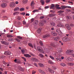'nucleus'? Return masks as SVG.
<instances>
[{
  "instance_id": "30",
  "label": "nucleus",
  "mask_w": 74,
  "mask_h": 74,
  "mask_svg": "<svg viewBox=\"0 0 74 74\" xmlns=\"http://www.w3.org/2000/svg\"><path fill=\"white\" fill-rule=\"evenodd\" d=\"M14 61L15 62V63H19V61H18V60L15 59V60H14Z\"/></svg>"
},
{
  "instance_id": "16",
  "label": "nucleus",
  "mask_w": 74,
  "mask_h": 74,
  "mask_svg": "<svg viewBox=\"0 0 74 74\" xmlns=\"http://www.w3.org/2000/svg\"><path fill=\"white\" fill-rule=\"evenodd\" d=\"M49 36H50V35L49 34H46L43 36V38H46V37H49Z\"/></svg>"
},
{
  "instance_id": "15",
  "label": "nucleus",
  "mask_w": 74,
  "mask_h": 74,
  "mask_svg": "<svg viewBox=\"0 0 74 74\" xmlns=\"http://www.w3.org/2000/svg\"><path fill=\"white\" fill-rule=\"evenodd\" d=\"M40 2L42 5H44V4H45V1L44 0H41Z\"/></svg>"
},
{
  "instance_id": "26",
  "label": "nucleus",
  "mask_w": 74,
  "mask_h": 74,
  "mask_svg": "<svg viewBox=\"0 0 74 74\" xmlns=\"http://www.w3.org/2000/svg\"><path fill=\"white\" fill-rule=\"evenodd\" d=\"M57 26L58 27H61L62 26H63V25L61 23H59L57 25Z\"/></svg>"
},
{
  "instance_id": "11",
  "label": "nucleus",
  "mask_w": 74,
  "mask_h": 74,
  "mask_svg": "<svg viewBox=\"0 0 74 74\" xmlns=\"http://www.w3.org/2000/svg\"><path fill=\"white\" fill-rule=\"evenodd\" d=\"M42 30V28H38V29L37 30L38 33V34H40Z\"/></svg>"
},
{
  "instance_id": "63",
  "label": "nucleus",
  "mask_w": 74,
  "mask_h": 74,
  "mask_svg": "<svg viewBox=\"0 0 74 74\" xmlns=\"http://www.w3.org/2000/svg\"><path fill=\"white\" fill-rule=\"evenodd\" d=\"M15 3H16V4H18V3H19L18 2V1H16Z\"/></svg>"
},
{
  "instance_id": "9",
  "label": "nucleus",
  "mask_w": 74,
  "mask_h": 74,
  "mask_svg": "<svg viewBox=\"0 0 74 74\" xmlns=\"http://www.w3.org/2000/svg\"><path fill=\"white\" fill-rule=\"evenodd\" d=\"M34 4H35V3H34V1H33L31 4V6L32 7V8H34Z\"/></svg>"
},
{
  "instance_id": "12",
  "label": "nucleus",
  "mask_w": 74,
  "mask_h": 74,
  "mask_svg": "<svg viewBox=\"0 0 74 74\" xmlns=\"http://www.w3.org/2000/svg\"><path fill=\"white\" fill-rule=\"evenodd\" d=\"M51 34L52 35H53V36H57V34H56V33H55L54 32H51Z\"/></svg>"
},
{
  "instance_id": "25",
  "label": "nucleus",
  "mask_w": 74,
  "mask_h": 74,
  "mask_svg": "<svg viewBox=\"0 0 74 74\" xmlns=\"http://www.w3.org/2000/svg\"><path fill=\"white\" fill-rule=\"evenodd\" d=\"M51 26H55V23L52 22L51 23Z\"/></svg>"
},
{
  "instance_id": "57",
  "label": "nucleus",
  "mask_w": 74,
  "mask_h": 74,
  "mask_svg": "<svg viewBox=\"0 0 74 74\" xmlns=\"http://www.w3.org/2000/svg\"><path fill=\"white\" fill-rule=\"evenodd\" d=\"M17 19L18 20H20V19H21V17H18L17 18Z\"/></svg>"
},
{
  "instance_id": "56",
  "label": "nucleus",
  "mask_w": 74,
  "mask_h": 74,
  "mask_svg": "<svg viewBox=\"0 0 74 74\" xmlns=\"http://www.w3.org/2000/svg\"><path fill=\"white\" fill-rule=\"evenodd\" d=\"M35 73H36V71H32V74H34Z\"/></svg>"
},
{
  "instance_id": "48",
  "label": "nucleus",
  "mask_w": 74,
  "mask_h": 74,
  "mask_svg": "<svg viewBox=\"0 0 74 74\" xmlns=\"http://www.w3.org/2000/svg\"><path fill=\"white\" fill-rule=\"evenodd\" d=\"M65 10L66 11H67V12H70V10L69 9H66Z\"/></svg>"
},
{
  "instance_id": "50",
  "label": "nucleus",
  "mask_w": 74,
  "mask_h": 74,
  "mask_svg": "<svg viewBox=\"0 0 74 74\" xmlns=\"http://www.w3.org/2000/svg\"><path fill=\"white\" fill-rule=\"evenodd\" d=\"M40 66L41 67H43L44 66V65H43V64H41V63H40Z\"/></svg>"
},
{
  "instance_id": "17",
  "label": "nucleus",
  "mask_w": 74,
  "mask_h": 74,
  "mask_svg": "<svg viewBox=\"0 0 74 74\" xmlns=\"http://www.w3.org/2000/svg\"><path fill=\"white\" fill-rule=\"evenodd\" d=\"M68 64L69 66H74V64L73 63H69Z\"/></svg>"
},
{
  "instance_id": "51",
  "label": "nucleus",
  "mask_w": 74,
  "mask_h": 74,
  "mask_svg": "<svg viewBox=\"0 0 74 74\" xmlns=\"http://www.w3.org/2000/svg\"><path fill=\"white\" fill-rule=\"evenodd\" d=\"M17 41H18V42H20V40L19 39H18L17 38H16L15 39Z\"/></svg>"
},
{
  "instance_id": "39",
  "label": "nucleus",
  "mask_w": 74,
  "mask_h": 74,
  "mask_svg": "<svg viewBox=\"0 0 74 74\" xmlns=\"http://www.w3.org/2000/svg\"><path fill=\"white\" fill-rule=\"evenodd\" d=\"M40 26H43L44 25V24L42 23H41V21H40Z\"/></svg>"
},
{
  "instance_id": "14",
  "label": "nucleus",
  "mask_w": 74,
  "mask_h": 74,
  "mask_svg": "<svg viewBox=\"0 0 74 74\" xmlns=\"http://www.w3.org/2000/svg\"><path fill=\"white\" fill-rule=\"evenodd\" d=\"M56 31L57 32L58 34H59V35H60V34H61L59 33H61V32L59 29H57Z\"/></svg>"
},
{
  "instance_id": "59",
  "label": "nucleus",
  "mask_w": 74,
  "mask_h": 74,
  "mask_svg": "<svg viewBox=\"0 0 74 74\" xmlns=\"http://www.w3.org/2000/svg\"><path fill=\"white\" fill-rule=\"evenodd\" d=\"M70 26L71 27H73V26H74V24H70Z\"/></svg>"
},
{
  "instance_id": "28",
  "label": "nucleus",
  "mask_w": 74,
  "mask_h": 74,
  "mask_svg": "<svg viewBox=\"0 0 74 74\" xmlns=\"http://www.w3.org/2000/svg\"><path fill=\"white\" fill-rule=\"evenodd\" d=\"M48 62L49 63V64H53V62L51 60H49L48 61Z\"/></svg>"
},
{
  "instance_id": "58",
  "label": "nucleus",
  "mask_w": 74,
  "mask_h": 74,
  "mask_svg": "<svg viewBox=\"0 0 74 74\" xmlns=\"http://www.w3.org/2000/svg\"><path fill=\"white\" fill-rule=\"evenodd\" d=\"M21 15H25V12H23L21 13Z\"/></svg>"
},
{
  "instance_id": "32",
  "label": "nucleus",
  "mask_w": 74,
  "mask_h": 74,
  "mask_svg": "<svg viewBox=\"0 0 74 74\" xmlns=\"http://www.w3.org/2000/svg\"><path fill=\"white\" fill-rule=\"evenodd\" d=\"M7 37H8V38H10V37H13V36H12L10 35H8L7 36Z\"/></svg>"
},
{
  "instance_id": "3",
  "label": "nucleus",
  "mask_w": 74,
  "mask_h": 74,
  "mask_svg": "<svg viewBox=\"0 0 74 74\" xmlns=\"http://www.w3.org/2000/svg\"><path fill=\"white\" fill-rule=\"evenodd\" d=\"M73 50H67L66 52V53H72V52H73Z\"/></svg>"
},
{
  "instance_id": "2",
  "label": "nucleus",
  "mask_w": 74,
  "mask_h": 74,
  "mask_svg": "<svg viewBox=\"0 0 74 74\" xmlns=\"http://www.w3.org/2000/svg\"><path fill=\"white\" fill-rule=\"evenodd\" d=\"M15 5H16L15 3L14 2H12L10 4V7H14Z\"/></svg>"
},
{
  "instance_id": "35",
  "label": "nucleus",
  "mask_w": 74,
  "mask_h": 74,
  "mask_svg": "<svg viewBox=\"0 0 74 74\" xmlns=\"http://www.w3.org/2000/svg\"><path fill=\"white\" fill-rule=\"evenodd\" d=\"M21 50L22 53H23V54H24L25 52V51L24 49H21Z\"/></svg>"
},
{
  "instance_id": "23",
  "label": "nucleus",
  "mask_w": 74,
  "mask_h": 74,
  "mask_svg": "<svg viewBox=\"0 0 74 74\" xmlns=\"http://www.w3.org/2000/svg\"><path fill=\"white\" fill-rule=\"evenodd\" d=\"M24 56L25 57H27V58H29V57H31V56L28 54H24Z\"/></svg>"
},
{
  "instance_id": "61",
  "label": "nucleus",
  "mask_w": 74,
  "mask_h": 74,
  "mask_svg": "<svg viewBox=\"0 0 74 74\" xmlns=\"http://www.w3.org/2000/svg\"><path fill=\"white\" fill-rule=\"evenodd\" d=\"M40 19H44V17L42 16H41L40 17Z\"/></svg>"
},
{
  "instance_id": "27",
  "label": "nucleus",
  "mask_w": 74,
  "mask_h": 74,
  "mask_svg": "<svg viewBox=\"0 0 74 74\" xmlns=\"http://www.w3.org/2000/svg\"><path fill=\"white\" fill-rule=\"evenodd\" d=\"M60 65L62 66H63V67H64L66 66V64L64 63H61L60 64Z\"/></svg>"
},
{
  "instance_id": "33",
  "label": "nucleus",
  "mask_w": 74,
  "mask_h": 74,
  "mask_svg": "<svg viewBox=\"0 0 74 74\" xmlns=\"http://www.w3.org/2000/svg\"><path fill=\"white\" fill-rule=\"evenodd\" d=\"M51 46H52L53 47H55V43H51Z\"/></svg>"
},
{
  "instance_id": "10",
  "label": "nucleus",
  "mask_w": 74,
  "mask_h": 74,
  "mask_svg": "<svg viewBox=\"0 0 74 74\" xmlns=\"http://www.w3.org/2000/svg\"><path fill=\"white\" fill-rule=\"evenodd\" d=\"M1 43L2 44H4L5 45H7L8 44V43L7 42L5 41H1Z\"/></svg>"
},
{
  "instance_id": "19",
  "label": "nucleus",
  "mask_w": 74,
  "mask_h": 74,
  "mask_svg": "<svg viewBox=\"0 0 74 74\" xmlns=\"http://www.w3.org/2000/svg\"><path fill=\"white\" fill-rule=\"evenodd\" d=\"M59 37H58L55 38H54V40H55V41H59Z\"/></svg>"
},
{
  "instance_id": "4",
  "label": "nucleus",
  "mask_w": 74,
  "mask_h": 74,
  "mask_svg": "<svg viewBox=\"0 0 74 74\" xmlns=\"http://www.w3.org/2000/svg\"><path fill=\"white\" fill-rule=\"evenodd\" d=\"M65 26L68 30H71V28L70 27V25H69V24H67L65 25Z\"/></svg>"
},
{
  "instance_id": "24",
  "label": "nucleus",
  "mask_w": 74,
  "mask_h": 74,
  "mask_svg": "<svg viewBox=\"0 0 74 74\" xmlns=\"http://www.w3.org/2000/svg\"><path fill=\"white\" fill-rule=\"evenodd\" d=\"M49 71L50 73H52L53 74V73H54V72L53 70H52L51 69H49Z\"/></svg>"
},
{
  "instance_id": "31",
  "label": "nucleus",
  "mask_w": 74,
  "mask_h": 74,
  "mask_svg": "<svg viewBox=\"0 0 74 74\" xmlns=\"http://www.w3.org/2000/svg\"><path fill=\"white\" fill-rule=\"evenodd\" d=\"M28 45L29 46H30V47H32V48H33V45L32 43H29L28 44Z\"/></svg>"
},
{
  "instance_id": "20",
  "label": "nucleus",
  "mask_w": 74,
  "mask_h": 74,
  "mask_svg": "<svg viewBox=\"0 0 74 74\" xmlns=\"http://www.w3.org/2000/svg\"><path fill=\"white\" fill-rule=\"evenodd\" d=\"M32 60L34 61V62H37L38 61L37 59L34 58H32Z\"/></svg>"
},
{
  "instance_id": "54",
  "label": "nucleus",
  "mask_w": 74,
  "mask_h": 74,
  "mask_svg": "<svg viewBox=\"0 0 74 74\" xmlns=\"http://www.w3.org/2000/svg\"><path fill=\"white\" fill-rule=\"evenodd\" d=\"M8 40L9 41L11 42L12 40V39H8Z\"/></svg>"
},
{
  "instance_id": "1",
  "label": "nucleus",
  "mask_w": 74,
  "mask_h": 74,
  "mask_svg": "<svg viewBox=\"0 0 74 74\" xmlns=\"http://www.w3.org/2000/svg\"><path fill=\"white\" fill-rule=\"evenodd\" d=\"M37 49L40 53H44V51L43 50L41 49V48L40 47H37Z\"/></svg>"
},
{
  "instance_id": "52",
  "label": "nucleus",
  "mask_w": 74,
  "mask_h": 74,
  "mask_svg": "<svg viewBox=\"0 0 74 74\" xmlns=\"http://www.w3.org/2000/svg\"><path fill=\"white\" fill-rule=\"evenodd\" d=\"M49 8V6H46L45 7V9H47L48 8Z\"/></svg>"
},
{
  "instance_id": "42",
  "label": "nucleus",
  "mask_w": 74,
  "mask_h": 74,
  "mask_svg": "<svg viewBox=\"0 0 74 74\" xmlns=\"http://www.w3.org/2000/svg\"><path fill=\"white\" fill-rule=\"evenodd\" d=\"M39 56L41 57V58H43L44 57V55L42 54H40L39 55Z\"/></svg>"
},
{
  "instance_id": "22",
  "label": "nucleus",
  "mask_w": 74,
  "mask_h": 74,
  "mask_svg": "<svg viewBox=\"0 0 74 74\" xmlns=\"http://www.w3.org/2000/svg\"><path fill=\"white\" fill-rule=\"evenodd\" d=\"M59 5H56V8L57 9H60L61 8L59 7Z\"/></svg>"
},
{
  "instance_id": "13",
  "label": "nucleus",
  "mask_w": 74,
  "mask_h": 74,
  "mask_svg": "<svg viewBox=\"0 0 74 74\" xmlns=\"http://www.w3.org/2000/svg\"><path fill=\"white\" fill-rule=\"evenodd\" d=\"M63 40L64 41H67L68 38L67 37H64L63 38Z\"/></svg>"
},
{
  "instance_id": "41",
  "label": "nucleus",
  "mask_w": 74,
  "mask_h": 74,
  "mask_svg": "<svg viewBox=\"0 0 74 74\" xmlns=\"http://www.w3.org/2000/svg\"><path fill=\"white\" fill-rule=\"evenodd\" d=\"M58 51L59 52H62V50L60 49H59L58 50Z\"/></svg>"
},
{
  "instance_id": "45",
  "label": "nucleus",
  "mask_w": 74,
  "mask_h": 74,
  "mask_svg": "<svg viewBox=\"0 0 74 74\" xmlns=\"http://www.w3.org/2000/svg\"><path fill=\"white\" fill-rule=\"evenodd\" d=\"M74 60V59L71 57H70V61H71V62H73V60Z\"/></svg>"
},
{
  "instance_id": "29",
  "label": "nucleus",
  "mask_w": 74,
  "mask_h": 74,
  "mask_svg": "<svg viewBox=\"0 0 74 74\" xmlns=\"http://www.w3.org/2000/svg\"><path fill=\"white\" fill-rule=\"evenodd\" d=\"M55 7V5L54 4H51V7H50V9H52V8Z\"/></svg>"
},
{
  "instance_id": "34",
  "label": "nucleus",
  "mask_w": 74,
  "mask_h": 74,
  "mask_svg": "<svg viewBox=\"0 0 74 74\" xmlns=\"http://www.w3.org/2000/svg\"><path fill=\"white\" fill-rule=\"evenodd\" d=\"M20 11H25V8H21L20 9Z\"/></svg>"
},
{
  "instance_id": "62",
  "label": "nucleus",
  "mask_w": 74,
  "mask_h": 74,
  "mask_svg": "<svg viewBox=\"0 0 74 74\" xmlns=\"http://www.w3.org/2000/svg\"><path fill=\"white\" fill-rule=\"evenodd\" d=\"M17 14V12H14L13 13V15L15 16Z\"/></svg>"
},
{
  "instance_id": "53",
  "label": "nucleus",
  "mask_w": 74,
  "mask_h": 74,
  "mask_svg": "<svg viewBox=\"0 0 74 74\" xmlns=\"http://www.w3.org/2000/svg\"><path fill=\"white\" fill-rule=\"evenodd\" d=\"M50 0H46V3H49L50 1Z\"/></svg>"
},
{
  "instance_id": "5",
  "label": "nucleus",
  "mask_w": 74,
  "mask_h": 74,
  "mask_svg": "<svg viewBox=\"0 0 74 74\" xmlns=\"http://www.w3.org/2000/svg\"><path fill=\"white\" fill-rule=\"evenodd\" d=\"M10 53H11L8 51H6L4 53L5 55H10Z\"/></svg>"
},
{
  "instance_id": "55",
  "label": "nucleus",
  "mask_w": 74,
  "mask_h": 74,
  "mask_svg": "<svg viewBox=\"0 0 74 74\" xmlns=\"http://www.w3.org/2000/svg\"><path fill=\"white\" fill-rule=\"evenodd\" d=\"M18 69L19 70H20L21 71H22V68L21 67H20L19 68H18Z\"/></svg>"
},
{
  "instance_id": "38",
  "label": "nucleus",
  "mask_w": 74,
  "mask_h": 74,
  "mask_svg": "<svg viewBox=\"0 0 74 74\" xmlns=\"http://www.w3.org/2000/svg\"><path fill=\"white\" fill-rule=\"evenodd\" d=\"M58 12V13H60L61 14V13H63V12H64V11H62V10H60Z\"/></svg>"
},
{
  "instance_id": "44",
  "label": "nucleus",
  "mask_w": 74,
  "mask_h": 74,
  "mask_svg": "<svg viewBox=\"0 0 74 74\" xmlns=\"http://www.w3.org/2000/svg\"><path fill=\"white\" fill-rule=\"evenodd\" d=\"M49 57H50V58L51 59H52V60H53L54 59V58H53V57L52 56H49Z\"/></svg>"
},
{
  "instance_id": "21",
  "label": "nucleus",
  "mask_w": 74,
  "mask_h": 74,
  "mask_svg": "<svg viewBox=\"0 0 74 74\" xmlns=\"http://www.w3.org/2000/svg\"><path fill=\"white\" fill-rule=\"evenodd\" d=\"M19 8L18 7H16L14 9V11H19Z\"/></svg>"
},
{
  "instance_id": "36",
  "label": "nucleus",
  "mask_w": 74,
  "mask_h": 74,
  "mask_svg": "<svg viewBox=\"0 0 74 74\" xmlns=\"http://www.w3.org/2000/svg\"><path fill=\"white\" fill-rule=\"evenodd\" d=\"M18 38H19V39H20V40H21V39H22V37H21L20 36H17Z\"/></svg>"
},
{
  "instance_id": "7",
  "label": "nucleus",
  "mask_w": 74,
  "mask_h": 74,
  "mask_svg": "<svg viewBox=\"0 0 74 74\" xmlns=\"http://www.w3.org/2000/svg\"><path fill=\"white\" fill-rule=\"evenodd\" d=\"M1 6L2 7H5L7 6V4L4 3H2L1 5Z\"/></svg>"
},
{
  "instance_id": "43",
  "label": "nucleus",
  "mask_w": 74,
  "mask_h": 74,
  "mask_svg": "<svg viewBox=\"0 0 74 74\" xmlns=\"http://www.w3.org/2000/svg\"><path fill=\"white\" fill-rule=\"evenodd\" d=\"M39 43L40 44L41 46H42V45H43V44L42 43V41H40L39 42Z\"/></svg>"
},
{
  "instance_id": "47",
  "label": "nucleus",
  "mask_w": 74,
  "mask_h": 74,
  "mask_svg": "<svg viewBox=\"0 0 74 74\" xmlns=\"http://www.w3.org/2000/svg\"><path fill=\"white\" fill-rule=\"evenodd\" d=\"M38 23V21L37 20H36V21H35V24H37Z\"/></svg>"
},
{
  "instance_id": "18",
  "label": "nucleus",
  "mask_w": 74,
  "mask_h": 74,
  "mask_svg": "<svg viewBox=\"0 0 74 74\" xmlns=\"http://www.w3.org/2000/svg\"><path fill=\"white\" fill-rule=\"evenodd\" d=\"M34 13L35 12H39V10H35L32 11Z\"/></svg>"
},
{
  "instance_id": "6",
  "label": "nucleus",
  "mask_w": 74,
  "mask_h": 74,
  "mask_svg": "<svg viewBox=\"0 0 74 74\" xmlns=\"http://www.w3.org/2000/svg\"><path fill=\"white\" fill-rule=\"evenodd\" d=\"M38 71L39 72V73H41V74H46V73L45 72H44V71H42V70L41 69H39Z\"/></svg>"
},
{
  "instance_id": "64",
  "label": "nucleus",
  "mask_w": 74,
  "mask_h": 74,
  "mask_svg": "<svg viewBox=\"0 0 74 74\" xmlns=\"http://www.w3.org/2000/svg\"><path fill=\"white\" fill-rule=\"evenodd\" d=\"M34 65L35 66L37 67V65L36 63H34Z\"/></svg>"
},
{
  "instance_id": "49",
  "label": "nucleus",
  "mask_w": 74,
  "mask_h": 74,
  "mask_svg": "<svg viewBox=\"0 0 74 74\" xmlns=\"http://www.w3.org/2000/svg\"><path fill=\"white\" fill-rule=\"evenodd\" d=\"M23 23L24 25H26V22L25 21H23Z\"/></svg>"
},
{
  "instance_id": "8",
  "label": "nucleus",
  "mask_w": 74,
  "mask_h": 74,
  "mask_svg": "<svg viewBox=\"0 0 74 74\" xmlns=\"http://www.w3.org/2000/svg\"><path fill=\"white\" fill-rule=\"evenodd\" d=\"M61 7L62 8H71V7L70 6H65L64 5L62 6Z\"/></svg>"
},
{
  "instance_id": "60",
  "label": "nucleus",
  "mask_w": 74,
  "mask_h": 74,
  "mask_svg": "<svg viewBox=\"0 0 74 74\" xmlns=\"http://www.w3.org/2000/svg\"><path fill=\"white\" fill-rule=\"evenodd\" d=\"M34 19L33 18H32L31 19V21L32 22H33L34 21Z\"/></svg>"
},
{
  "instance_id": "37",
  "label": "nucleus",
  "mask_w": 74,
  "mask_h": 74,
  "mask_svg": "<svg viewBox=\"0 0 74 74\" xmlns=\"http://www.w3.org/2000/svg\"><path fill=\"white\" fill-rule=\"evenodd\" d=\"M67 61H70V57L67 58L66 59Z\"/></svg>"
},
{
  "instance_id": "46",
  "label": "nucleus",
  "mask_w": 74,
  "mask_h": 74,
  "mask_svg": "<svg viewBox=\"0 0 74 74\" xmlns=\"http://www.w3.org/2000/svg\"><path fill=\"white\" fill-rule=\"evenodd\" d=\"M49 16L50 17H51L52 16H54V15L53 14H49Z\"/></svg>"
},
{
  "instance_id": "40",
  "label": "nucleus",
  "mask_w": 74,
  "mask_h": 74,
  "mask_svg": "<svg viewBox=\"0 0 74 74\" xmlns=\"http://www.w3.org/2000/svg\"><path fill=\"white\" fill-rule=\"evenodd\" d=\"M27 0H26V1L23 0V3H24V4H26V3H27Z\"/></svg>"
}]
</instances>
